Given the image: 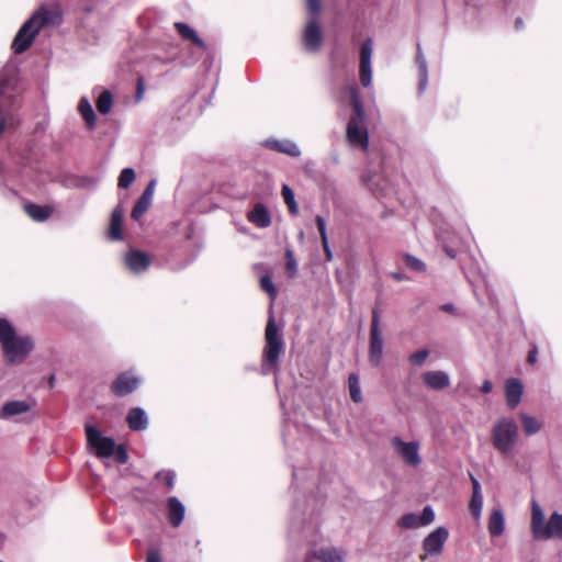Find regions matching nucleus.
Listing matches in <instances>:
<instances>
[{
    "label": "nucleus",
    "instance_id": "nucleus-1",
    "mask_svg": "<svg viewBox=\"0 0 562 562\" xmlns=\"http://www.w3.org/2000/svg\"><path fill=\"white\" fill-rule=\"evenodd\" d=\"M61 15L56 10H48L41 7L18 31L13 42L12 49L15 54L24 53L33 43L40 31L47 25H59Z\"/></svg>",
    "mask_w": 562,
    "mask_h": 562
},
{
    "label": "nucleus",
    "instance_id": "nucleus-2",
    "mask_svg": "<svg viewBox=\"0 0 562 562\" xmlns=\"http://www.w3.org/2000/svg\"><path fill=\"white\" fill-rule=\"evenodd\" d=\"M349 97L352 114L347 123L346 139L352 148L367 151L369 148L367 115L356 87H349Z\"/></svg>",
    "mask_w": 562,
    "mask_h": 562
},
{
    "label": "nucleus",
    "instance_id": "nucleus-3",
    "mask_svg": "<svg viewBox=\"0 0 562 562\" xmlns=\"http://www.w3.org/2000/svg\"><path fill=\"white\" fill-rule=\"evenodd\" d=\"M0 345L5 361L10 364L23 362L34 348L30 336H18L7 318H0Z\"/></svg>",
    "mask_w": 562,
    "mask_h": 562
},
{
    "label": "nucleus",
    "instance_id": "nucleus-4",
    "mask_svg": "<svg viewBox=\"0 0 562 562\" xmlns=\"http://www.w3.org/2000/svg\"><path fill=\"white\" fill-rule=\"evenodd\" d=\"M16 74L13 67H4L0 71V135L16 125L13 86Z\"/></svg>",
    "mask_w": 562,
    "mask_h": 562
},
{
    "label": "nucleus",
    "instance_id": "nucleus-5",
    "mask_svg": "<svg viewBox=\"0 0 562 562\" xmlns=\"http://www.w3.org/2000/svg\"><path fill=\"white\" fill-rule=\"evenodd\" d=\"M266 345L262 350L261 373L268 375L279 370V358L284 352V340L280 333L273 315H270L266 331Z\"/></svg>",
    "mask_w": 562,
    "mask_h": 562
},
{
    "label": "nucleus",
    "instance_id": "nucleus-6",
    "mask_svg": "<svg viewBox=\"0 0 562 562\" xmlns=\"http://www.w3.org/2000/svg\"><path fill=\"white\" fill-rule=\"evenodd\" d=\"M530 530L535 540L562 539V513H552L546 522L541 506L536 499H532Z\"/></svg>",
    "mask_w": 562,
    "mask_h": 562
},
{
    "label": "nucleus",
    "instance_id": "nucleus-7",
    "mask_svg": "<svg viewBox=\"0 0 562 562\" xmlns=\"http://www.w3.org/2000/svg\"><path fill=\"white\" fill-rule=\"evenodd\" d=\"M519 440V428L510 417L499 418L491 429V442L504 457H512Z\"/></svg>",
    "mask_w": 562,
    "mask_h": 562
},
{
    "label": "nucleus",
    "instance_id": "nucleus-8",
    "mask_svg": "<svg viewBox=\"0 0 562 562\" xmlns=\"http://www.w3.org/2000/svg\"><path fill=\"white\" fill-rule=\"evenodd\" d=\"M380 324L381 310L379 307H373L370 325L369 360L374 367L380 366L383 357L384 342L380 329Z\"/></svg>",
    "mask_w": 562,
    "mask_h": 562
},
{
    "label": "nucleus",
    "instance_id": "nucleus-9",
    "mask_svg": "<svg viewBox=\"0 0 562 562\" xmlns=\"http://www.w3.org/2000/svg\"><path fill=\"white\" fill-rule=\"evenodd\" d=\"M88 445L94 450L99 458H110L114 454L115 441L111 437H105L93 425L85 427Z\"/></svg>",
    "mask_w": 562,
    "mask_h": 562
},
{
    "label": "nucleus",
    "instance_id": "nucleus-10",
    "mask_svg": "<svg viewBox=\"0 0 562 562\" xmlns=\"http://www.w3.org/2000/svg\"><path fill=\"white\" fill-rule=\"evenodd\" d=\"M391 446L396 456L408 467L416 468L420 465L423 459L420 457V443L418 441H404L401 437L395 436L391 440Z\"/></svg>",
    "mask_w": 562,
    "mask_h": 562
},
{
    "label": "nucleus",
    "instance_id": "nucleus-11",
    "mask_svg": "<svg viewBox=\"0 0 562 562\" xmlns=\"http://www.w3.org/2000/svg\"><path fill=\"white\" fill-rule=\"evenodd\" d=\"M324 41V33L317 18L312 16L302 33V44L305 50L316 53L321 49Z\"/></svg>",
    "mask_w": 562,
    "mask_h": 562
},
{
    "label": "nucleus",
    "instance_id": "nucleus-12",
    "mask_svg": "<svg viewBox=\"0 0 562 562\" xmlns=\"http://www.w3.org/2000/svg\"><path fill=\"white\" fill-rule=\"evenodd\" d=\"M373 53V42L371 38L366 40L360 47V65L359 77L363 87H370L372 83V66L371 58Z\"/></svg>",
    "mask_w": 562,
    "mask_h": 562
},
{
    "label": "nucleus",
    "instance_id": "nucleus-13",
    "mask_svg": "<svg viewBox=\"0 0 562 562\" xmlns=\"http://www.w3.org/2000/svg\"><path fill=\"white\" fill-rule=\"evenodd\" d=\"M449 531L446 527H438L432 530L423 541V550L425 551V555L422 557L423 560L426 559L427 555H438L442 552L443 546L448 540Z\"/></svg>",
    "mask_w": 562,
    "mask_h": 562
},
{
    "label": "nucleus",
    "instance_id": "nucleus-14",
    "mask_svg": "<svg viewBox=\"0 0 562 562\" xmlns=\"http://www.w3.org/2000/svg\"><path fill=\"white\" fill-rule=\"evenodd\" d=\"M140 384V379L132 371L117 375L111 384V391L116 396H126L133 393Z\"/></svg>",
    "mask_w": 562,
    "mask_h": 562
},
{
    "label": "nucleus",
    "instance_id": "nucleus-15",
    "mask_svg": "<svg viewBox=\"0 0 562 562\" xmlns=\"http://www.w3.org/2000/svg\"><path fill=\"white\" fill-rule=\"evenodd\" d=\"M124 263L132 273L140 274L150 266V257L144 251L132 249L125 254Z\"/></svg>",
    "mask_w": 562,
    "mask_h": 562
},
{
    "label": "nucleus",
    "instance_id": "nucleus-16",
    "mask_svg": "<svg viewBox=\"0 0 562 562\" xmlns=\"http://www.w3.org/2000/svg\"><path fill=\"white\" fill-rule=\"evenodd\" d=\"M263 145L273 151L282 153L291 157L301 156L299 145L291 139L268 138L265 140Z\"/></svg>",
    "mask_w": 562,
    "mask_h": 562
},
{
    "label": "nucleus",
    "instance_id": "nucleus-17",
    "mask_svg": "<svg viewBox=\"0 0 562 562\" xmlns=\"http://www.w3.org/2000/svg\"><path fill=\"white\" fill-rule=\"evenodd\" d=\"M423 383L430 390L440 391L450 385V376L441 370L426 371L422 374Z\"/></svg>",
    "mask_w": 562,
    "mask_h": 562
},
{
    "label": "nucleus",
    "instance_id": "nucleus-18",
    "mask_svg": "<svg viewBox=\"0 0 562 562\" xmlns=\"http://www.w3.org/2000/svg\"><path fill=\"white\" fill-rule=\"evenodd\" d=\"M31 409V404L26 401H8L0 409V419H12L15 416L27 413Z\"/></svg>",
    "mask_w": 562,
    "mask_h": 562
},
{
    "label": "nucleus",
    "instance_id": "nucleus-19",
    "mask_svg": "<svg viewBox=\"0 0 562 562\" xmlns=\"http://www.w3.org/2000/svg\"><path fill=\"white\" fill-rule=\"evenodd\" d=\"M522 384L516 378H510L505 384L506 403L509 408L514 409L518 406L522 396Z\"/></svg>",
    "mask_w": 562,
    "mask_h": 562
},
{
    "label": "nucleus",
    "instance_id": "nucleus-20",
    "mask_svg": "<svg viewBox=\"0 0 562 562\" xmlns=\"http://www.w3.org/2000/svg\"><path fill=\"white\" fill-rule=\"evenodd\" d=\"M247 220L258 228H266L271 224V216L262 203H256L247 213Z\"/></svg>",
    "mask_w": 562,
    "mask_h": 562
},
{
    "label": "nucleus",
    "instance_id": "nucleus-21",
    "mask_svg": "<svg viewBox=\"0 0 562 562\" xmlns=\"http://www.w3.org/2000/svg\"><path fill=\"white\" fill-rule=\"evenodd\" d=\"M470 480L472 483V496L469 503V510L475 519H479L481 517L483 507L482 488L477 479L472 474H470Z\"/></svg>",
    "mask_w": 562,
    "mask_h": 562
},
{
    "label": "nucleus",
    "instance_id": "nucleus-22",
    "mask_svg": "<svg viewBox=\"0 0 562 562\" xmlns=\"http://www.w3.org/2000/svg\"><path fill=\"white\" fill-rule=\"evenodd\" d=\"M126 423L130 429L134 431H143L148 428V416L142 407H133L126 415Z\"/></svg>",
    "mask_w": 562,
    "mask_h": 562
},
{
    "label": "nucleus",
    "instance_id": "nucleus-23",
    "mask_svg": "<svg viewBox=\"0 0 562 562\" xmlns=\"http://www.w3.org/2000/svg\"><path fill=\"white\" fill-rule=\"evenodd\" d=\"M506 521L502 508H493L487 520V530L491 538H497L505 531Z\"/></svg>",
    "mask_w": 562,
    "mask_h": 562
},
{
    "label": "nucleus",
    "instance_id": "nucleus-24",
    "mask_svg": "<svg viewBox=\"0 0 562 562\" xmlns=\"http://www.w3.org/2000/svg\"><path fill=\"white\" fill-rule=\"evenodd\" d=\"M124 209L122 204H117L112 211L108 236L111 240H122V223H123Z\"/></svg>",
    "mask_w": 562,
    "mask_h": 562
},
{
    "label": "nucleus",
    "instance_id": "nucleus-25",
    "mask_svg": "<svg viewBox=\"0 0 562 562\" xmlns=\"http://www.w3.org/2000/svg\"><path fill=\"white\" fill-rule=\"evenodd\" d=\"M168 518L172 527H179L186 515L184 505L176 496L167 499Z\"/></svg>",
    "mask_w": 562,
    "mask_h": 562
},
{
    "label": "nucleus",
    "instance_id": "nucleus-26",
    "mask_svg": "<svg viewBox=\"0 0 562 562\" xmlns=\"http://www.w3.org/2000/svg\"><path fill=\"white\" fill-rule=\"evenodd\" d=\"M175 29L177 30L178 34L181 36L182 40L192 43L193 45L198 46L199 48L205 49L204 41L198 35L195 30H193L190 25H188L187 23H183V22H177V23H175Z\"/></svg>",
    "mask_w": 562,
    "mask_h": 562
},
{
    "label": "nucleus",
    "instance_id": "nucleus-27",
    "mask_svg": "<svg viewBox=\"0 0 562 562\" xmlns=\"http://www.w3.org/2000/svg\"><path fill=\"white\" fill-rule=\"evenodd\" d=\"M416 64L418 67V90L423 93L428 85V68L420 44H417Z\"/></svg>",
    "mask_w": 562,
    "mask_h": 562
},
{
    "label": "nucleus",
    "instance_id": "nucleus-28",
    "mask_svg": "<svg viewBox=\"0 0 562 562\" xmlns=\"http://www.w3.org/2000/svg\"><path fill=\"white\" fill-rule=\"evenodd\" d=\"M98 92V97L95 100V106L100 114L110 113L113 105V95L110 90L102 89L101 87H97L93 90V93Z\"/></svg>",
    "mask_w": 562,
    "mask_h": 562
},
{
    "label": "nucleus",
    "instance_id": "nucleus-29",
    "mask_svg": "<svg viewBox=\"0 0 562 562\" xmlns=\"http://www.w3.org/2000/svg\"><path fill=\"white\" fill-rule=\"evenodd\" d=\"M25 213L35 222H45L52 215V209L45 205L27 203L24 205Z\"/></svg>",
    "mask_w": 562,
    "mask_h": 562
},
{
    "label": "nucleus",
    "instance_id": "nucleus-30",
    "mask_svg": "<svg viewBox=\"0 0 562 562\" xmlns=\"http://www.w3.org/2000/svg\"><path fill=\"white\" fill-rule=\"evenodd\" d=\"M78 111L87 126L92 128L95 124V114L88 98L83 97L78 103Z\"/></svg>",
    "mask_w": 562,
    "mask_h": 562
},
{
    "label": "nucleus",
    "instance_id": "nucleus-31",
    "mask_svg": "<svg viewBox=\"0 0 562 562\" xmlns=\"http://www.w3.org/2000/svg\"><path fill=\"white\" fill-rule=\"evenodd\" d=\"M315 557L322 562H342V552L334 547L322 548L315 552Z\"/></svg>",
    "mask_w": 562,
    "mask_h": 562
},
{
    "label": "nucleus",
    "instance_id": "nucleus-32",
    "mask_svg": "<svg viewBox=\"0 0 562 562\" xmlns=\"http://www.w3.org/2000/svg\"><path fill=\"white\" fill-rule=\"evenodd\" d=\"M524 431L527 436H532L540 431L542 424L535 417L527 414H520Z\"/></svg>",
    "mask_w": 562,
    "mask_h": 562
},
{
    "label": "nucleus",
    "instance_id": "nucleus-33",
    "mask_svg": "<svg viewBox=\"0 0 562 562\" xmlns=\"http://www.w3.org/2000/svg\"><path fill=\"white\" fill-rule=\"evenodd\" d=\"M151 201L153 200L140 195L132 210V218L138 221L147 212L151 204Z\"/></svg>",
    "mask_w": 562,
    "mask_h": 562
},
{
    "label": "nucleus",
    "instance_id": "nucleus-34",
    "mask_svg": "<svg viewBox=\"0 0 562 562\" xmlns=\"http://www.w3.org/2000/svg\"><path fill=\"white\" fill-rule=\"evenodd\" d=\"M282 198L284 200V203L286 204L289 212L293 215H296L299 213V206L295 202V196L293 190L286 186H282Z\"/></svg>",
    "mask_w": 562,
    "mask_h": 562
},
{
    "label": "nucleus",
    "instance_id": "nucleus-35",
    "mask_svg": "<svg viewBox=\"0 0 562 562\" xmlns=\"http://www.w3.org/2000/svg\"><path fill=\"white\" fill-rule=\"evenodd\" d=\"M348 387L350 397L355 403L362 402V394L360 389L359 379L355 373H351L348 378Z\"/></svg>",
    "mask_w": 562,
    "mask_h": 562
},
{
    "label": "nucleus",
    "instance_id": "nucleus-36",
    "mask_svg": "<svg viewBox=\"0 0 562 562\" xmlns=\"http://www.w3.org/2000/svg\"><path fill=\"white\" fill-rule=\"evenodd\" d=\"M135 178L136 175L133 168H124L119 176V188L127 189L135 181Z\"/></svg>",
    "mask_w": 562,
    "mask_h": 562
},
{
    "label": "nucleus",
    "instance_id": "nucleus-37",
    "mask_svg": "<svg viewBox=\"0 0 562 562\" xmlns=\"http://www.w3.org/2000/svg\"><path fill=\"white\" fill-rule=\"evenodd\" d=\"M398 526L406 529L420 527L419 516L415 513L403 515L398 520Z\"/></svg>",
    "mask_w": 562,
    "mask_h": 562
},
{
    "label": "nucleus",
    "instance_id": "nucleus-38",
    "mask_svg": "<svg viewBox=\"0 0 562 562\" xmlns=\"http://www.w3.org/2000/svg\"><path fill=\"white\" fill-rule=\"evenodd\" d=\"M404 263L412 270L423 272L426 270V265L418 258L406 254L403 257Z\"/></svg>",
    "mask_w": 562,
    "mask_h": 562
},
{
    "label": "nucleus",
    "instance_id": "nucleus-39",
    "mask_svg": "<svg viewBox=\"0 0 562 562\" xmlns=\"http://www.w3.org/2000/svg\"><path fill=\"white\" fill-rule=\"evenodd\" d=\"M285 258H286V265H285L286 273L290 278H293L297 273V262H296L293 251L289 248L285 250Z\"/></svg>",
    "mask_w": 562,
    "mask_h": 562
},
{
    "label": "nucleus",
    "instance_id": "nucleus-40",
    "mask_svg": "<svg viewBox=\"0 0 562 562\" xmlns=\"http://www.w3.org/2000/svg\"><path fill=\"white\" fill-rule=\"evenodd\" d=\"M260 288L269 294L272 301L276 299L278 292L269 276L266 274L260 278Z\"/></svg>",
    "mask_w": 562,
    "mask_h": 562
},
{
    "label": "nucleus",
    "instance_id": "nucleus-41",
    "mask_svg": "<svg viewBox=\"0 0 562 562\" xmlns=\"http://www.w3.org/2000/svg\"><path fill=\"white\" fill-rule=\"evenodd\" d=\"M428 356H429V351L427 349H420V350L412 353L408 357V360L411 363H413L415 366H422V364H424V362L426 361Z\"/></svg>",
    "mask_w": 562,
    "mask_h": 562
},
{
    "label": "nucleus",
    "instance_id": "nucleus-42",
    "mask_svg": "<svg viewBox=\"0 0 562 562\" xmlns=\"http://www.w3.org/2000/svg\"><path fill=\"white\" fill-rule=\"evenodd\" d=\"M156 479L164 481L169 488H172L175 486L176 473L171 470L161 471L156 474Z\"/></svg>",
    "mask_w": 562,
    "mask_h": 562
},
{
    "label": "nucleus",
    "instance_id": "nucleus-43",
    "mask_svg": "<svg viewBox=\"0 0 562 562\" xmlns=\"http://www.w3.org/2000/svg\"><path fill=\"white\" fill-rule=\"evenodd\" d=\"M435 520V512L430 506H425L423 508L422 515L419 516V521L422 526H428Z\"/></svg>",
    "mask_w": 562,
    "mask_h": 562
},
{
    "label": "nucleus",
    "instance_id": "nucleus-44",
    "mask_svg": "<svg viewBox=\"0 0 562 562\" xmlns=\"http://www.w3.org/2000/svg\"><path fill=\"white\" fill-rule=\"evenodd\" d=\"M315 222L321 236V240L326 243L328 239L326 220L321 215H316Z\"/></svg>",
    "mask_w": 562,
    "mask_h": 562
},
{
    "label": "nucleus",
    "instance_id": "nucleus-45",
    "mask_svg": "<svg viewBox=\"0 0 562 562\" xmlns=\"http://www.w3.org/2000/svg\"><path fill=\"white\" fill-rule=\"evenodd\" d=\"M116 460L124 464L127 462L128 460V454H127V451L125 450V448L123 446H116L115 445V449H114V454Z\"/></svg>",
    "mask_w": 562,
    "mask_h": 562
},
{
    "label": "nucleus",
    "instance_id": "nucleus-46",
    "mask_svg": "<svg viewBox=\"0 0 562 562\" xmlns=\"http://www.w3.org/2000/svg\"><path fill=\"white\" fill-rule=\"evenodd\" d=\"M307 8L313 16L316 18L321 10V1L319 0H307Z\"/></svg>",
    "mask_w": 562,
    "mask_h": 562
},
{
    "label": "nucleus",
    "instance_id": "nucleus-47",
    "mask_svg": "<svg viewBox=\"0 0 562 562\" xmlns=\"http://www.w3.org/2000/svg\"><path fill=\"white\" fill-rule=\"evenodd\" d=\"M155 187H156V180L155 179H151L147 187L145 188V190L143 191L142 195L145 196V198H148L150 200H153V196H154V191H155Z\"/></svg>",
    "mask_w": 562,
    "mask_h": 562
},
{
    "label": "nucleus",
    "instance_id": "nucleus-48",
    "mask_svg": "<svg viewBox=\"0 0 562 562\" xmlns=\"http://www.w3.org/2000/svg\"><path fill=\"white\" fill-rule=\"evenodd\" d=\"M537 360H538V347L536 345H532L528 352L527 361L529 364L533 366V364H536Z\"/></svg>",
    "mask_w": 562,
    "mask_h": 562
},
{
    "label": "nucleus",
    "instance_id": "nucleus-49",
    "mask_svg": "<svg viewBox=\"0 0 562 562\" xmlns=\"http://www.w3.org/2000/svg\"><path fill=\"white\" fill-rule=\"evenodd\" d=\"M144 92H145L144 81L142 78H138L137 85H136V94H135V99L137 102H139L143 99Z\"/></svg>",
    "mask_w": 562,
    "mask_h": 562
},
{
    "label": "nucleus",
    "instance_id": "nucleus-50",
    "mask_svg": "<svg viewBox=\"0 0 562 562\" xmlns=\"http://www.w3.org/2000/svg\"><path fill=\"white\" fill-rule=\"evenodd\" d=\"M147 562H161L160 553L157 550H150L147 554Z\"/></svg>",
    "mask_w": 562,
    "mask_h": 562
},
{
    "label": "nucleus",
    "instance_id": "nucleus-51",
    "mask_svg": "<svg viewBox=\"0 0 562 562\" xmlns=\"http://www.w3.org/2000/svg\"><path fill=\"white\" fill-rule=\"evenodd\" d=\"M322 245H323V248H324V252H325V256H326V259L328 261H330L333 259V252L330 250V247H329V244H328V239L325 241H322Z\"/></svg>",
    "mask_w": 562,
    "mask_h": 562
},
{
    "label": "nucleus",
    "instance_id": "nucleus-52",
    "mask_svg": "<svg viewBox=\"0 0 562 562\" xmlns=\"http://www.w3.org/2000/svg\"><path fill=\"white\" fill-rule=\"evenodd\" d=\"M492 389H493L492 382L490 380H484V382L482 383V386H481V392L484 394H488L492 392Z\"/></svg>",
    "mask_w": 562,
    "mask_h": 562
},
{
    "label": "nucleus",
    "instance_id": "nucleus-53",
    "mask_svg": "<svg viewBox=\"0 0 562 562\" xmlns=\"http://www.w3.org/2000/svg\"><path fill=\"white\" fill-rule=\"evenodd\" d=\"M443 250H445V252H446V254H447L451 259H454V258H457V256H458V251H457V249H454L453 247H450V246H448V245H445V246H443Z\"/></svg>",
    "mask_w": 562,
    "mask_h": 562
},
{
    "label": "nucleus",
    "instance_id": "nucleus-54",
    "mask_svg": "<svg viewBox=\"0 0 562 562\" xmlns=\"http://www.w3.org/2000/svg\"><path fill=\"white\" fill-rule=\"evenodd\" d=\"M392 277L397 281H403L407 279L403 272H394L392 273Z\"/></svg>",
    "mask_w": 562,
    "mask_h": 562
},
{
    "label": "nucleus",
    "instance_id": "nucleus-55",
    "mask_svg": "<svg viewBox=\"0 0 562 562\" xmlns=\"http://www.w3.org/2000/svg\"><path fill=\"white\" fill-rule=\"evenodd\" d=\"M465 276H467L468 280L470 281V283L473 285L474 290H475L476 289V285H475L476 280L474 279L472 273L469 272V271H465Z\"/></svg>",
    "mask_w": 562,
    "mask_h": 562
},
{
    "label": "nucleus",
    "instance_id": "nucleus-56",
    "mask_svg": "<svg viewBox=\"0 0 562 562\" xmlns=\"http://www.w3.org/2000/svg\"><path fill=\"white\" fill-rule=\"evenodd\" d=\"M442 310L446 311V312H452L453 311V305L452 304H445V305H442Z\"/></svg>",
    "mask_w": 562,
    "mask_h": 562
},
{
    "label": "nucleus",
    "instance_id": "nucleus-57",
    "mask_svg": "<svg viewBox=\"0 0 562 562\" xmlns=\"http://www.w3.org/2000/svg\"><path fill=\"white\" fill-rule=\"evenodd\" d=\"M515 26H516L517 30L521 29L522 20L520 18L516 19Z\"/></svg>",
    "mask_w": 562,
    "mask_h": 562
},
{
    "label": "nucleus",
    "instance_id": "nucleus-58",
    "mask_svg": "<svg viewBox=\"0 0 562 562\" xmlns=\"http://www.w3.org/2000/svg\"><path fill=\"white\" fill-rule=\"evenodd\" d=\"M480 278L482 280V282L485 284L486 283V276L480 271Z\"/></svg>",
    "mask_w": 562,
    "mask_h": 562
},
{
    "label": "nucleus",
    "instance_id": "nucleus-59",
    "mask_svg": "<svg viewBox=\"0 0 562 562\" xmlns=\"http://www.w3.org/2000/svg\"><path fill=\"white\" fill-rule=\"evenodd\" d=\"M54 383H55V376H54V375H52V376H50V379H49V385H50V387H53V386H54Z\"/></svg>",
    "mask_w": 562,
    "mask_h": 562
},
{
    "label": "nucleus",
    "instance_id": "nucleus-60",
    "mask_svg": "<svg viewBox=\"0 0 562 562\" xmlns=\"http://www.w3.org/2000/svg\"><path fill=\"white\" fill-rule=\"evenodd\" d=\"M3 173H4L3 166H2V162L0 161V175H3Z\"/></svg>",
    "mask_w": 562,
    "mask_h": 562
},
{
    "label": "nucleus",
    "instance_id": "nucleus-61",
    "mask_svg": "<svg viewBox=\"0 0 562 562\" xmlns=\"http://www.w3.org/2000/svg\"><path fill=\"white\" fill-rule=\"evenodd\" d=\"M293 479H296V472L293 471Z\"/></svg>",
    "mask_w": 562,
    "mask_h": 562
}]
</instances>
